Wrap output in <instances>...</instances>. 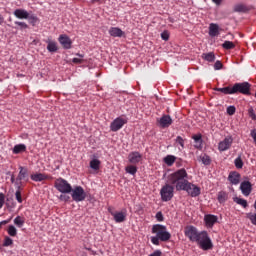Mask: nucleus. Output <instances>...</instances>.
<instances>
[{"label": "nucleus", "mask_w": 256, "mask_h": 256, "mask_svg": "<svg viewBox=\"0 0 256 256\" xmlns=\"http://www.w3.org/2000/svg\"><path fill=\"white\" fill-rule=\"evenodd\" d=\"M189 174L185 168H181L168 176V183L175 185L176 191H186L190 197H199L201 188L187 180Z\"/></svg>", "instance_id": "1"}, {"label": "nucleus", "mask_w": 256, "mask_h": 256, "mask_svg": "<svg viewBox=\"0 0 256 256\" xmlns=\"http://www.w3.org/2000/svg\"><path fill=\"white\" fill-rule=\"evenodd\" d=\"M214 91H219L224 95H236L237 93L251 95V84L249 82L235 83L232 87L215 88Z\"/></svg>", "instance_id": "2"}, {"label": "nucleus", "mask_w": 256, "mask_h": 256, "mask_svg": "<svg viewBox=\"0 0 256 256\" xmlns=\"http://www.w3.org/2000/svg\"><path fill=\"white\" fill-rule=\"evenodd\" d=\"M152 233L156 236L151 237V243L153 245H160L159 241L167 243L171 239V233L167 231V226L161 224H155L152 226Z\"/></svg>", "instance_id": "3"}, {"label": "nucleus", "mask_w": 256, "mask_h": 256, "mask_svg": "<svg viewBox=\"0 0 256 256\" xmlns=\"http://www.w3.org/2000/svg\"><path fill=\"white\" fill-rule=\"evenodd\" d=\"M175 195V184L167 183L162 186L160 190V197L164 203H167L173 199Z\"/></svg>", "instance_id": "4"}, {"label": "nucleus", "mask_w": 256, "mask_h": 256, "mask_svg": "<svg viewBox=\"0 0 256 256\" xmlns=\"http://www.w3.org/2000/svg\"><path fill=\"white\" fill-rule=\"evenodd\" d=\"M54 187L59 191V193H71L73 191V186L63 178H58L54 182Z\"/></svg>", "instance_id": "5"}, {"label": "nucleus", "mask_w": 256, "mask_h": 256, "mask_svg": "<svg viewBox=\"0 0 256 256\" xmlns=\"http://www.w3.org/2000/svg\"><path fill=\"white\" fill-rule=\"evenodd\" d=\"M70 193L73 201L76 203H81V201H85V199H87V193L81 186H75L72 188Z\"/></svg>", "instance_id": "6"}, {"label": "nucleus", "mask_w": 256, "mask_h": 256, "mask_svg": "<svg viewBox=\"0 0 256 256\" xmlns=\"http://www.w3.org/2000/svg\"><path fill=\"white\" fill-rule=\"evenodd\" d=\"M128 120L126 116H120L115 118L111 124H110V130L113 131V133H117V131H120V129H123L124 125H127Z\"/></svg>", "instance_id": "7"}, {"label": "nucleus", "mask_w": 256, "mask_h": 256, "mask_svg": "<svg viewBox=\"0 0 256 256\" xmlns=\"http://www.w3.org/2000/svg\"><path fill=\"white\" fill-rule=\"evenodd\" d=\"M19 169L20 171L15 182L17 189H21L23 187V181H29V174L27 168L20 166Z\"/></svg>", "instance_id": "8"}, {"label": "nucleus", "mask_w": 256, "mask_h": 256, "mask_svg": "<svg viewBox=\"0 0 256 256\" xmlns=\"http://www.w3.org/2000/svg\"><path fill=\"white\" fill-rule=\"evenodd\" d=\"M184 233H185V236L188 237V239H190V241H192L193 243H195L199 235L197 228L193 226L186 227Z\"/></svg>", "instance_id": "9"}, {"label": "nucleus", "mask_w": 256, "mask_h": 256, "mask_svg": "<svg viewBox=\"0 0 256 256\" xmlns=\"http://www.w3.org/2000/svg\"><path fill=\"white\" fill-rule=\"evenodd\" d=\"M128 161L131 165H137L143 161V155L138 151L130 152L128 155Z\"/></svg>", "instance_id": "10"}, {"label": "nucleus", "mask_w": 256, "mask_h": 256, "mask_svg": "<svg viewBox=\"0 0 256 256\" xmlns=\"http://www.w3.org/2000/svg\"><path fill=\"white\" fill-rule=\"evenodd\" d=\"M231 145H233V137L228 136L218 144L219 151H227L231 149Z\"/></svg>", "instance_id": "11"}, {"label": "nucleus", "mask_w": 256, "mask_h": 256, "mask_svg": "<svg viewBox=\"0 0 256 256\" xmlns=\"http://www.w3.org/2000/svg\"><path fill=\"white\" fill-rule=\"evenodd\" d=\"M240 190L245 197H249L253 191V184H251L249 181H243L240 184Z\"/></svg>", "instance_id": "12"}, {"label": "nucleus", "mask_w": 256, "mask_h": 256, "mask_svg": "<svg viewBox=\"0 0 256 256\" xmlns=\"http://www.w3.org/2000/svg\"><path fill=\"white\" fill-rule=\"evenodd\" d=\"M60 45H62L63 49H71V45H73V41L71 38L65 34H61L58 38Z\"/></svg>", "instance_id": "13"}, {"label": "nucleus", "mask_w": 256, "mask_h": 256, "mask_svg": "<svg viewBox=\"0 0 256 256\" xmlns=\"http://www.w3.org/2000/svg\"><path fill=\"white\" fill-rule=\"evenodd\" d=\"M112 217H114L115 223H123L127 219V210H124V212H111Z\"/></svg>", "instance_id": "14"}, {"label": "nucleus", "mask_w": 256, "mask_h": 256, "mask_svg": "<svg viewBox=\"0 0 256 256\" xmlns=\"http://www.w3.org/2000/svg\"><path fill=\"white\" fill-rule=\"evenodd\" d=\"M160 127H162V129H167V127H170V125L173 124V119H171V116L169 115H163L160 120Z\"/></svg>", "instance_id": "15"}, {"label": "nucleus", "mask_w": 256, "mask_h": 256, "mask_svg": "<svg viewBox=\"0 0 256 256\" xmlns=\"http://www.w3.org/2000/svg\"><path fill=\"white\" fill-rule=\"evenodd\" d=\"M228 181H230L232 185H239L241 181V174L235 171L230 172L228 176Z\"/></svg>", "instance_id": "16"}, {"label": "nucleus", "mask_w": 256, "mask_h": 256, "mask_svg": "<svg viewBox=\"0 0 256 256\" xmlns=\"http://www.w3.org/2000/svg\"><path fill=\"white\" fill-rule=\"evenodd\" d=\"M108 33L111 37H125V32H123V30H121L119 27H111L108 30Z\"/></svg>", "instance_id": "17"}, {"label": "nucleus", "mask_w": 256, "mask_h": 256, "mask_svg": "<svg viewBox=\"0 0 256 256\" xmlns=\"http://www.w3.org/2000/svg\"><path fill=\"white\" fill-rule=\"evenodd\" d=\"M13 15L16 19H29V12L25 9H16Z\"/></svg>", "instance_id": "18"}, {"label": "nucleus", "mask_w": 256, "mask_h": 256, "mask_svg": "<svg viewBox=\"0 0 256 256\" xmlns=\"http://www.w3.org/2000/svg\"><path fill=\"white\" fill-rule=\"evenodd\" d=\"M204 221L207 225V227H213V225H215L218 221L217 216L213 215V214H207L204 216Z\"/></svg>", "instance_id": "19"}, {"label": "nucleus", "mask_w": 256, "mask_h": 256, "mask_svg": "<svg viewBox=\"0 0 256 256\" xmlns=\"http://www.w3.org/2000/svg\"><path fill=\"white\" fill-rule=\"evenodd\" d=\"M198 245L200 249H203V251H209L210 249H213V242L211 241V238H209V236Z\"/></svg>", "instance_id": "20"}, {"label": "nucleus", "mask_w": 256, "mask_h": 256, "mask_svg": "<svg viewBox=\"0 0 256 256\" xmlns=\"http://www.w3.org/2000/svg\"><path fill=\"white\" fill-rule=\"evenodd\" d=\"M192 139L195 142L194 147L196 149H203V136L201 134H196V135L192 136Z\"/></svg>", "instance_id": "21"}, {"label": "nucleus", "mask_w": 256, "mask_h": 256, "mask_svg": "<svg viewBox=\"0 0 256 256\" xmlns=\"http://www.w3.org/2000/svg\"><path fill=\"white\" fill-rule=\"evenodd\" d=\"M210 37H217L219 35V24L211 23L209 25Z\"/></svg>", "instance_id": "22"}, {"label": "nucleus", "mask_w": 256, "mask_h": 256, "mask_svg": "<svg viewBox=\"0 0 256 256\" xmlns=\"http://www.w3.org/2000/svg\"><path fill=\"white\" fill-rule=\"evenodd\" d=\"M47 50L49 53H57L59 51V47L57 46V42L48 40L47 41Z\"/></svg>", "instance_id": "23"}, {"label": "nucleus", "mask_w": 256, "mask_h": 256, "mask_svg": "<svg viewBox=\"0 0 256 256\" xmlns=\"http://www.w3.org/2000/svg\"><path fill=\"white\" fill-rule=\"evenodd\" d=\"M234 13H247L249 8L245 4H236L233 8Z\"/></svg>", "instance_id": "24"}, {"label": "nucleus", "mask_w": 256, "mask_h": 256, "mask_svg": "<svg viewBox=\"0 0 256 256\" xmlns=\"http://www.w3.org/2000/svg\"><path fill=\"white\" fill-rule=\"evenodd\" d=\"M217 199L219 203L223 204L229 200V193L225 191H220L218 192Z\"/></svg>", "instance_id": "25"}, {"label": "nucleus", "mask_w": 256, "mask_h": 256, "mask_svg": "<svg viewBox=\"0 0 256 256\" xmlns=\"http://www.w3.org/2000/svg\"><path fill=\"white\" fill-rule=\"evenodd\" d=\"M27 151V146L25 144H17L13 148L14 155H19V153H25Z\"/></svg>", "instance_id": "26"}, {"label": "nucleus", "mask_w": 256, "mask_h": 256, "mask_svg": "<svg viewBox=\"0 0 256 256\" xmlns=\"http://www.w3.org/2000/svg\"><path fill=\"white\" fill-rule=\"evenodd\" d=\"M30 179H32V181H35V182L45 181L47 179V175L43 173H36V174H32L30 176Z\"/></svg>", "instance_id": "27"}, {"label": "nucleus", "mask_w": 256, "mask_h": 256, "mask_svg": "<svg viewBox=\"0 0 256 256\" xmlns=\"http://www.w3.org/2000/svg\"><path fill=\"white\" fill-rule=\"evenodd\" d=\"M209 237V234H207L206 231L199 232L196 240L194 243H197L198 245L204 242Z\"/></svg>", "instance_id": "28"}, {"label": "nucleus", "mask_w": 256, "mask_h": 256, "mask_svg": "<svg viewBox=\"0 0 256 256\" xmlns=\"http://www.w3.org/2000/svg\"><path fill=\"white\" fill-rule=\"evenodd\" d=\"M202 59L205 61H208V63H213L215 61V53L209 52V53H204L202 54Z\"/></svg>", "instance_id": "29"}, {"label": "nucleus", "mask_w": 256, "mask_h": 256, "mask_svg": "<svg viewBox=\"0 0 256 256\" xmlns=\"http://www.w3.org/2000/svg\"><path fill=\"white\" fill-rule=\"evenodd\" d=\"M76 57L78 58H73L72 59V63H74L75 65H82V63L85 62V59H83L85 57L84 54H76Z\"/></svg>", "instance_id": "30"}, {"label": "nucleus", "mask_w": 256, "mask_h": 256, "mask_svg": "<svg viewBox=\"0 0 256 256\" xmlns=\"http://www.w3.org/2000/svg\"><path fill=\"white\" fill-rule=\"evenodd\" d=\"M234 203H237V205H241L244 209H247L249 207V204L247 203V200L239 197L234 198Z\"/></svg>", "instance_id": "31"}, {"label": "nucleus", "mask_w": 256, "mask_h": 256, "mask_svg": "<svg viewBox=\"0 0 256 256\" xmlns=\"http://www.w3.org/2000/svg\"><path fill=\"white\" fill-rule=\"evenodd\" d=\"M176 160H177V157H175L173 155H167L164 158V163H166L168 165V167H172L173 163H175Z\"/></svg>", "instance_id": "32"}, {"label": "nucleus", "mask_w": 256, "mask_h": 256, "mask_svg": "<svg viewBox=\"0 0 256 256\" xmlns=\"http://www.w3.org/2000/svg\"><path fill=\"white\" fill-rule=\"evenodd\" d=\"M199 161H201L203 165H211V157H209L207 154H201Z\"/></svg>", "instance_id": "33"}, {"label": "nucleus", "mask_w": 256, "mask_h": 256, "mask_svg": "<svg viewBox=\"0 0 256 256\" xmlns=\"http://www.w3.org/2000/svg\"><path fill=\"white\" fill-rule=\"evenodd\" d=\"M100 166H101V161H99V159H93L90 161V167L94 171H99Z\"/></svg>", "instance_id": "34"}, {"label": "nucleus", "mask_w": 256, "mask_h": 256, "mask_svg": "<svg viewBox=\"0 0 256 256\" xmlns=\"http://www.w3.org/2000/svg\"><path fill=\"white\" fill-rule=\"evenodd\" d=\"M14 225H16V227H23L25 225V219L24 218H21V216H17L15 219H14Z\"/></svg>", "instance_id": "35"}, {"label": "nucleus", "mask_w": 256, "mask_h": 256, "mask_svg": "<svg viewBox=\"0 0 256 256\" xmlns=\"http://www.w3.org/2000/svg\"><path fill=\"white\" fill-rule=\"evenodd\" d=\"M27 20L29 21V23L31 25H33V27H35V25H37V23H39V18L35 15L28 14Z\"/></svg>", "instance_id": "36"}, {"label": "nucleus", "mask_w": 256, "mask_h": 256, "mask_svg": "<svg viewBox=\"0 0 256 256\" xmlns=\"http://www.w3.org/2000/svg\"><path fill=\"white\" fill-rule=\"evenodd\" d=\"M126 173H129V175H135L137 173V166L135 165H128L125 168Z\"/></svg>", "instance_id": "37"}, {"label": "nucleus", "mask_w": 256, "mask_h": 256, "mask_svg": "<svg viewBox=\"0 0 256 256\" xmlns=\"http://www.w3.org/2000/svg\"><path fill=\"white\" fill-rule=\"evenodd\" d=\"M223 49H226L227 51L231 50V49H235V43H233L232 41H225L222 44Z\"/></svg>", "instance_id": "38"}, {"label": "nucleus", "mask_w": 256, "mask_h": 256, "mask_svg": "<svg viewBox=\"0 0 256 256\" xmlns=\"http://www.w3.org/2000/svg\"><path fill=\"white\" fill-rule=\"evenodd\" d=\"M8 235H10V237H17V228H15L13 225H10L8 227Z\"/></svg>", "instance_id": "39"}, {"label": "nucleus", "mask_w": 256, "mask_h": 256, "mask_svg": "<svg viewBox=\"0 0 256 256\" xmlns=\"http://www.w3.org/2000/svg\"><path fill=\"white\" fill-rule=\"evenodd\" d=\"M234 165L236 169H243V160L241 159V157L235 159Z\"/></svg>", "instance_id": "40"}, {"label": "nucleus", "mask_w": 256, "mask_h": 256, "mask_svg": "<svg viewBox=\"0 0 256 256\" xmlns=\"http://www.w3.org/2000/svg\"><path fill=\"white\" fill-rule=\"evenodd\" d=\"M14 23L17 26H19L18 29H20V31H23V29H29V25H27V23H25V22L15 21Z\"/></svg>", "instance_id": "41"}, {"label": "nucleus", "mask_w": 256, "mask_h": 256, "mask_svg": "<svg viewBox=\"0 0 256 256\" xmlns=\"http://www.w3.org/2000/svg\"><path fill=\"white\" fill-rule=\"evenodd\" d=\"M12 244H13V239H11L9 236H6L4 238L3 247H11Z\"/></svg>", "instance_id": "42"}, {"label": "nucleus", "mask_w": 256, "mask_h": 256, "mask_svg": "<svg viewBox=\"0 0 256 256\" xmlns=\"http://www.w3.org/2000/svg\"><path fill=\"white\" fill-rule=\"evenodd\" d=\"M248 115L252 121H256V114H255V110L253 109V107L248 109Z\"/></svg>", "instance_id": "43"}, {"label": "nucleus", "mask_w": 256, "mask_h": 256, "mask_svg": "<svg viewBox=\"0 0 256 256\" xmlns=\"http://www.w3.org/2000/svg\"><path fill=\"white\" fill-rule=\"evenodd\" d=\"M15 197H16V200L18 201V203H23V197L21 196V189L17 188Z\"/></svg>", "instance_id": "44"}, {"label": "nucleus", "mask_w": 256, "mask_h": 256, "mask_svg": "<svg viewBox=\"0 0 256 256\" xmlns=\"http://www.w3.org/2000/svg\"><path fill=\"white\" fill-rule=\"evenodd\" d=\"M176 143H178V145H180L182 149L183 147H185V140H183V137L181 136H177Z\"/></svg>", "instance_id": "45"}, {"label": "nucleus", "mask_w": 256, "mask_h": 256, "mask_svg": "<svg viewBox=\"0 0 256 256\" xmlns=\"http://www.w3.org/2000/svg\"><path fill=\"white\" fill-rule=\"evenodd\" d=\"M214 69L215 71H219L220 69H223V63H221V61H216L214 64Z\"/></svg>", "instance_id": "46"}, {"label": "nucleus", "mask_w": 256, "mask_h": 256, "mask_svg": "<svg viewBox=\"0 0 256 256\" xmlns=\"http://www.w3.org/2000/svg\"><path fill=\"white\" fill-rule=\"evenodd\" d=\"M4 205H5V194L0 193V209H3Z\"/></svg>", "instance_id": "47"}, {"label": "nucleus", "mask_w": 256, "mask_h": 256, "mask_svg": "<svg viewBox=\"0 0 256 256\" xmlns=\"http://www.w3.org/2000/svg\"><path fill=\"white\" fill-rule=\"evenodd\" d=\"M161 38L163 39V41H169V32L168 31L162 32Z\"/></svg>", "instance_id": "48"}, {"label": "nucleus", "mask_w": 256, "mask_h": 256, "mask_svg": "<svg viewBox=\"0 0 256 256\" xmlns=\"http://www.w3.org/2000/svg\"><path fill=\"white\" fill-rule=\"evenodd\" d=\"M235 111H236L235 106H229V107L227 108V113H228V115H235Z\"/></svg>", "instance_id": "49"}, {"label": "nucleus", "mask_w": 256, "mask_h": 256, "mask_svg": "<svg viewBox=\"0 0 256 256\" xmlns=\"http://www.w3.org/2000/svg\"><path fill=\"white\" fill-rule=\"evenodd\" d=\"M60 201H69V199H71V197L67 194H61L60 197H59Z\"/></svg>", "instance_id": "50"}, {"label": "nucleus", "mask_w": 256, "mask_h": 256, "mask_svg": "<svg viewBox=\"0 0 256 256\" xmlns=\"http://www.w3.org/2000/svg\"><path fill=\"white\" fill-rule=\"evenodd\" d=\"M156 219H157V221H159V222H162V221H164V217H163V213L162 212H157L156 213Z\"/></svg>", "instance_id": "51"}, {"label": "nucleus", "mask_w": 256, "mask_h": 256, "mask_svg": "<svg viewBox=\"0 0 256 256\" xmlns=\"http://www.w3.org/2000/svg\"><path fill=\"white\" fill-rule=\"evenodd\" d=\"M163 252H161V250H155L152 254H150L149 256H162Z\"/></svg>", "instance_id": "52"}, {"label": "nucleus", "mask_w": 256, "mask_h": 256, "mask_svg": "<svg viewBox=\"0 0 256 256\" xmlns=\"http://www.w3.org/2000/svg\"><path fill=\"white\" fill-rule=\"evenodd\" d=\"M250 137H252V139L256 143V130H251Z\"/></svg>", "instance_id": "53"}, {"label": "nucleus", "mask_w": 256, "mask_h": 256, "mask_svg": "<svg viewBox=\"0 0 256 256\" xmlns=\"http://www.w3.org/2000/svg\"><path fill=\"white\" fill-rule=\"evenodd\" d=\"M11 222V218H9L8 220H3L0 222V229L1 227H3V225H7V223H10Z\"/></svg>", "instance_id": "54"}, {"label": "nucleus", "mask_w": 256, "mask_h": 256, "mask_svg": "<svg viewBox=\"0 0 256 256\" xmlns=\"http://www.w3.org/2000/svg\"><path fill=\"white\" fill-rule=\"evenodd\" d=\"M5 23V18L0 14V25Z\"/></svg>", "instance_id": "55"}, {"label": "nucleus", "mask_w": 256, "mask_h": 256, "mask_svg": "<svg viewBox=\"0 0 256 256\" xmlns=\"http://www.w3.org/2000/svg\"><path fill=\"white\" fill-rule=\"evenodd\" d=\"M213 1V3H215L216 5H221V2L223 1V0H212Z\"/></svg>", "instance_id": "56"}, {"label": "nucleus", "mask_w": 256, "mask_h": 256, "mask_svg": "<svg viewBox=\"0 0 256 256\" xmlns=\"http://www.w3.org/2000/svg\"><path fill=\"white\" fill-rule=\"evenodd\" d=\"M17 181H15V175L11 176V183H16Z\"/></svg>", "instance_id": "57"}, {"label": "nucleus", "mask_w": 256, "mask_h": 256, "mask_svg": "<svg viewBox=\"0 0 256 256\" xmlns=\"http://www.w3.org/2000/svg\"><path fill=\"white\" fill-rule=\"evenodd\" d=\"M100 0H92L93 3H97L99 2Z\"/></svg>", "instance_id": "58"}, {"label": "nucleus", "mask_w": 256, "mask_h": 256, "mask_svg": "<svg viewBox=\"0 0 256 256\" xmlns=\"http://www.w3.org/2000/svg\"><path fill=\"white\" fill-rule=\"evenodd\" d=\"M108 211H109L110 214L113 213V211H111V208H108Z\"/></svg>", "instance_id": "59"}]
</instances>
